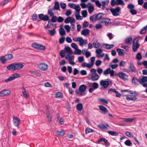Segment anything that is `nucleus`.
Here are the masks:
<instances>
[{"mask_svg": "<svg viewBox=\"0 0 147 147\" xmlns=\"http://www.w3.org/2000/svg\"><path fill=\"white\" fill-rule=\"evenodd\" d=\"M24 65L20 63H13L6 67L7 69L9 70L14 71L20 70L23 68Z\"/></svg>", "mask_w": 147, "mask_h": 147, "instance_id": "f257e3e1", "label": "nucleus"}, {"mask_svg": "<svg viewBox=\"0 0 147 147\" xmlns=\"http://www.w3.org/2000/svg\"><path fill=\"white\" fill-rule=\"evenodd\" d=\"M87 88V86L84 84L80 85L79 88V91H76V95L79 97L85 96L86 93L85 92Z\"/></svg>", "mask_w": 147, "mask_h": 147, "instance_id": "f03ea898", "label": "nucleus"}, {"mask_svg": "<svg viewBox=\"0 0 147 147\" xmlns=\"http://www.w3.org/2000/svg\"><path fill=\"white\" fill-rule=\"evenodd\" d=\"M139 39L138 37H136L134 39L132 45L133 51L134 52L137 51L140 46V44L138 43Z\"/></svg>", "mask_w": 147, "mask_h": 147, "instance_id": "7ed1b4c3", "label": "nucleus"}, {"mask_svg": "<svg viewBox=\"0 0 147 147\" xmlns=\"http://www.w3.org/2000/svg\"><path fill=\"white\" fill-rule=\"evenodd\" d=\"M32 47L40 51H45V47L42 44L35 42L32 44Z\"/></svg>", "mask_w": 147, "mask_h": 147, "instance_id": "20e7f679", "label": "nucleus"}, {"mask_svg": "<svg viewBox=\"0 0 147 147\" xmlns=\"http://www.w3.org/2000/svg\"><path fill=\"white\" fill-rule=\"evenodd\" d=\"M13 57L12 54H9L4 56L0 57V61L3 64H5L7 60L11 59Z\"/></svg>", "mask_w": 147, "mask_h": 147, "instance_id": "39448f33", "label": "nucleus"}, {"mask_svg": "<svg viewBox=\"0 0 147 147\" xmlns=\"http://www.w3.org/2000/svg\"><path fill=\"white\" fill-rule=\"evenodd\" d=\"M141 78L138 79L139 82L142 85L143 87H147V76H142Z\"/></svg>", "mask_w": 147, "mask_h": 147, "instance_id": "423d86ee", "label": "nucleus"}, {"mask_svg": "<svg viewBox=\"0 0 147 147\" xmlns=\"http://www.w3.org/2000/svg\"><path fill=\"white\" fill-rule=\"evenodd\" d=\"M82 9L88 8V9H94V7L92 5L90 2H88L87 4L84 3H81L80 4Z\"/></svg>", "mask_w": 147, "mask_h": 147, "instance_id": "0eeeda50", "label": "nucleus"}, {"mask_svg": "<svg viewBox=\"0 0 147 147\" xmlns=\"http://www.w3.org/2000/svg\"><path fill=\"white\" fill-rule=\"evenodd\" d=\"M90 80L93 81L97 80L100 78L99 76L97 73H91L89 75Z\"/></svg>", "mask_w": 147, "mask_h": 147, "instance_id": "6e6552de", "label": "nucleus"}, {"mask_svg": "<svg viewBox=\"0 0 147 147\" xmlns=\"http://www.w3.org/2000/svg\"><path fill=\"white\" fill-rule=\"evenodd\" d=\"M107 80H101L100 82V85L104 88H107L109 85V82H111L109 79H108Z\"/></svg>", "mask_w": 147, "mask_h": 147, "instance_id": "1a4fd4ad", "label": "nucleus"}, {"mask_svg": "<svg viewBox=\"0 0 147 147\" xmlns=\"http://www.w3.org/2000/svg\"><path fill=\"white\" fill-rule=\"evenodd\" d=\"M117 76L120 79L124 81L127 80L128 79V76L123 72H119Z\"/></svg>", "mask_w": 147, "mask_h": 147, "instance_id": "9d476101", "label": "nucleus"}, {"mask_svg": "<svg viewBox=\"0 0 147 147\" xmlns=\"http://www.w3.org/2000/svg\"><path fill=\"white\" fill-rule=\"evenodd\" d=\"M38 67L41 70L45 71L47 69L48 65L46 63H42L39 64L38 65Z\"/></svg>", "mask_w": 147, "mask_h": 147, "instance_id": "9b49d317", "label": "nucleus"}, {"mask_svg": "<svg viewBox=\"0 0 147 147\" xmlns=\"http://www.w3.org/2000/svg\"><path fill=\"white\" fill-rule=\"evenodd\" d=\"M20 119L17 117H13V121L14 126L17 127L18 129L19 128V124L20 123Z\"/></svg>", "mask_w": 147, "mask_h": 147, "instance_id": "f8f14e48", "label": "nucleus"}, {"mask_svg": "<svg viewBox=\"0 0 147 147\" xmlns=\"http://www.w3.org/2000/svg\"><path fill=\"white\" fill-rule=\"evenodd\" d=\"M110 21V19L108 18H103L99 20V22L100 23H104L106 26L108 25L109 24Z\"/></svg>", "mask_w": 147, "mask_h": 147, "instance_id": "ddd939ff", "label": "nucleus"}, {"mask_svg": "<svg viewBox=\"0 0 147 147\" xmlns=\"http://www.w3.org/2000/svg\"><path fill=\"white\" fill-rule=\"evenodd\" d=\"M98 127L100 129L107 130L108 128L110 127V126L107 123H106L105 125L103 123H100L98 125Z\"/></svg>", "mask_w": 147, "mask_h": 147, "instance_id": "4468645a", "label": "nucleus"}, {"mask_svg": "<svg viewBox=\"0 0 147 147\" xmlns=\"http://www.w3.org/2000/svg\"><path fill=\"white\" fill-rule=\"evenodd\" d=\"M102 141L104 142L106 146H109L110 145V144L108 140L104 138H100L97 140V142L99 144Z\"/></svg>", "mask_w": 147, "mask_h": 147, "instance_id": "2eb2a0df", "label": "nucleus"}, {"mask_svg": "<svg viewBox=\"0 0 147 147\" xmlns=\"http://www.w3.org/2000/svg\"><path fill=\"white\" fill-rule=\"evenodd\" d=\"M11 93L10 90H4L0 92V96L2 97L9 95Z\"/></svg>", "mask_w": 147, "mask_h": 147, "instance_id": "dca6fc26", "label": "nucleus"}, {"mask_svg": "<svg viewBox=\"0 0 147 147\" xmlns=\"http://www.w3.org/2000/svg\"><path fill=\"white\" fill-rule=\"evenodd\" d=\"M39 18L40 20L44 21L48 20L49 17L47 15H44L43 14H40L38 15Z\"/></svg>", "mask_w": 147, "mask_h": 147, "instance_id": "f3484780", "label": "nucleus"}, {"mask_svg": "<svg viewBox=\"0 0 147 147\" xmlns=\"http://www.w3.org/2000/svg\"><path fill=\"white\" fill-rule=\"evenodd\" d=\"M133 39L131 36L127 37L124 40L125 43L128 45H130L132 42Z\"/></svg>", "mask_w": 147, "mask_h": 147, "instance_id": "a211bd4d", "label": "nucleus"}, {"mask_svg": "<svg viewBox=\"0 0 147 147\" xmlns=\"http://www.w3.org/2000/svg\"><path fill=\"white\" fill-rule=\"evenodd\" d=\"M95 20H99V21L101 20V18L104 16V14L102 13H98L97 15L94 14Z\"/></svg>", "mask_w": 147, "mask_h": 147, "instance_id": "6ab92c4d", "label": "nucleus"}, {"mask_svg": "<svg viewBox=\"0 0 147 147\" xmlns=\"http://www.w3.org/2000/svg\"><path fill=\"white\" fill-rule=\"evenodd\" d=\"M129 71L130 72H135L136 71V69L134 65L132 63H130L129 66Z\"/></svg>", "mask_w": 147, "mask_h": 147, "instance_id": "aec40b11", "label": "nucleus"}, {"mask_svg": "<svg viewBox=\"0 0 147 147\" xmlns=\"http://www.w3.org/2000/svg\"><path fill=\"white\" fill-rule=\"evenodd\" d=\"M114 16H117L119 15L121 13L120 10H110Z\"/></svg>", "mask_w": 147, "mask_h": 147, "instance_id": "412c9836", "label": "nucleus"}, {"mask_svg": "<svg viewBox=\"0 0 147 147\" xmlns=\"http://www.w3.org/2000/svg\"><path fill=\"white\" fill-rule=\"evenodd\" d=\"M99 109L102 112L103 114H105L108 112V110L105 107L102 105H99Z\"/></svg>", "mask_w": 147, "mask_h": 147, "instance_id": "4be33fe9", "label": "nucleus"}, {"mask_svg": "<svg viewBox=\"0 0 147 147\" xmlns=\"http://www.w3.org/2000/svg\"><path fill=\"white\" fill-rule=\"evenodd\" d=\"M82 34L84 36H86L90 34V30L88 29H85L82 30L81 32Z\"/></svg>", "mask_w": 147, "mask_h": 147, "instance_id": "5701e85b", "label": "nucleus"}, {"mask_svg": "<svg viewBox=\"0 0 147 147\" xmlns=\"http://www.w3.org/2000/svg\"><path fill=\"white\" fill-rule=\"evenodd\" d=\"M22 93L24 97L26 98H27L29 96V94L28 92L26 91V89L23 87L22 88Z\"/></svg>", "mask_w": 147, "mask_h": 147, "instance_id": "b1692460", "label": "nucleus"}, {"mask_svg": "<svg viewBox=\"0 0 147 147\" xmlns=\"http://www.w3.org/2000/svg\"><path fill=\"white\" fill-rule=\"evenodd\" d=\"M135 119V118H124L123 121L126 122H131Z\"/></svg>", "mask_w": 147, "mask_h": 147, "instance_id": "393cba45", "label": "nucleus"}, {"mask_svg": "<svg viewBox=\"0 0 147 147\" xmlns=\"http://www.w3.org/2000/svg\"><path fill=\"white\" fill-rule=\"evenodd\" d=\"M55 96L57 98H61L63 97V93L60 92H58L55 93Z\"/></svg>", "mask_w": 147, "mask_h": 147, "instance_id": "a878e982", "label": "nucleus"}, {"mask_svg": "<svg viewBox=\"0 0 147 147\" xmlns=\"http://www.w3.org/2000/svg\"><path fill=\"white\" fill-rule=\"evenodd\" d=\"M88 83L89 84L88 85H90L92 84V88H93L95 89H97L98 87V83L96 82H95L93 83L88 82Z\"/></svg>", "mask_w": 147, "mask_h": 147, "instance_id": "bb28decb", "label": "nucleus"}, {"mask_svg": "<svg viewBox=\"0 0 147 147\" xmlns=\"http://www.w3.org/2000/svg\"><path fill=\"white\" fill-rule=\"evenodd\" d=\"M93 45L95 48H98L100 46V44L97 41H94L92 43Z\"/></svg>", "mask_w": 147, "mask_h": 147, "instance_id": "cd10ccee", "label": "nucleus"}, {"mask_svg": "<svg viewBox=\"0 0 147 147\" xmlns=\"http://www.w3.org/2000/svg\"><path fill=\"white\" fill-rule=\"evenodd\" d=\"M147 30V25L143 27L140 30V34H143L145 33Z\"/></svg>", "mask_w": 147, "mask_h": 147, "instance_id": "c85d7f7f", "label": "nucleus"}, {"mask_svg": "<svg viewBox=\"0 0 147 147\" xmlns=\"http://www.w3.org/2000/svg\"><path fill=\"white\" fill-rule=\"evenodd\" d=\"M117 51L119 55L120 56H123L124 55L123 52L124 50L120 49L118 48L117 49Z\"/></svg>", "mask_w": 147, "mask_h": 147, "instance_id": "c756f323", "label": "nucleus"}, {"mask_svg": "<svg viewBox=\"0 0 147 147\" xmlns=\"http://www.w3.org/2000/svg\"><path fill=\"white\" fill-rule=\"evenodd\" d=\"M77 110L79 111H81L83 109V106L81 103L78 104L76 106Z\"/></svg>", "mask_w": 147, "mask_h": 147, "instance_id": "7c9ffc66", "label": "nucleus"}, {"mask_svg": "<svg viewBox=\"0 0 147 147\" xmlns=\"http://www.w3.org/2000/svg\"><path fill=\"white\" fill-rule=\"evenodd\" d=\"M65 50L66 53L67 54H72L73 53V52L69 47H66L65 48Z\"/></svg>", "mask_w": 147, "mask_h": 147, "instance_id": "2f4dec72", "label": "nucleus"}, {"mask_svg": "<svg viewBox=\"0 0 147 147\" xmlns=\"http://www.w3.org/2000/svg\"><path fill=\"white\" fill-rule=\"evenodd\" d=\"M59 9L60 7L59 2L57 1H55L53 9Z\"/></svg>", "mask_w": 147, "mask_h": 147, "instance_id": "473e14b6", "label": "nucleus"}, {"mask_svg": "<svg viewBox=\"0 0 147 147\" xmlns=\"http://www.w3.org/2000/svg\"><path fill=\"white\" fill-rule=\"evenodd\" d=\"M82 66L84 67H86L89 68H90L92 66L90 63H88L86 62H84L82 63Z\"/></svg>", "mask_w": 147, "mask_h": 147, "instance_id": "72a5a7b5", "label": "nucleus"}, {"mask_svg": "<svg viewBox=\"0 0 147 147\" xmlns=\"http://www.w3.org/2000/svg\"><path fill=\"white\" fill-rule=\"evenodd\" d=\"M59 33L61 36H63L65 34V31L63 28L61 27L60 28L59 30Z\"/></svg>", "mask_w": 147, "mask_h": 147, "instance_id": "f704fd0d", "label": "nucleus"}, {"mask_svg": "<svg viewBox=\"0 0 147 147\" xmlns=\"http://www.w3.org/2000/svg\"><path fill=\"white\" fill-rule=\"evenodd\" d=\"M132 84L135 85L138 84L137 82H139L138 79H137L136 77L133 78L132 79Z\"/></svg>", "mask_w": 147, "mask_h": 147, "instance_id": "c9c22d12", "label": "nucleus"}, {"mask_svg": "<svg viewBox=\"0 0 147 147\" xmlns=\"http://www.w3.org/2000/svg\"><path fill=\"white\" fill-rule=\"evenodd\" d=\"M108 134L112 136H117L119 135V134L115 131H109L108 132Z\"/></svg>", "mask_w": 147, "mask_h": 147, "instance_id": "e433bc0d", "label": "nucleus"}, {"mask_svg": "<svg viewBox=\"0 0 147 147\" xmlns=\"http://www.w3.org/2000/svg\"><path fill=\"white\" fill-rule=\"evenodd\" d=\"M65 59L68 60L69 61L72 60L74 59V57L73 56L69 55H66L65 57Z\"/></svg>", "mask_w": 147, "mask_h": 147, "instance_id": "4c0bfd02", "label": "nucleus"}, {"mask_svg": "<svg viewBox=\"0 0 147 147\" xmlns=\"http://www.w3.org/2000/svg\"><path fill=\"white\" fill-rule=\"evenodd\" d=\"M137 99V98L136 96L129 97L127 96L126 97V99L128 101L129 100H135Z\"/></svg>", "mask_w": 147, "mask_h": 147, "instance_id": "58836bf2", "label": "nucleus"}, {"mask_svg": "<svg viewBox=\"0 0 147 147\" xmlns=\"http://www.w3.org/2000/svg\"><path fill=\"white\" fill-rule=\"evenodd\" d=\"M105 48L106 49H109L112 48L114 46L113 44L109 45L107 44H105Z\"/></svg>", "mask_w": 147, "mask_h": 147, "instance_id": "ea45409f", "label": "nucleus"}, {"mask_svg": "<svg viewBox=\"0 0 147 147\" xmlns=\"http://www.w3.org/2000/svg\"><path fill=\"white\" fill-rule=\"evenodd\" d=\"M124 92H128L131 95H133L134 96H136L138 95V93L135 91H133L130 90L128 91L127 90H124Z\"/></svg>", "mask_w": 147, "mask_h": 147, "instance_id": "a19ab883", "label": "nucleus"}, {"mask_svg": "<svg viewBox=\"0 0 147 147\" xmlns=\"http://www.w3.org/2000/svg\"><path fill=\"white\" fill-rule=\"evenodd\" d=\"M111 70V69L108 68L106 69L104 71L103 74L105 76H107L108 74H109Z\"/></svg>", "mask_w": 147, "mask_h": 147, "instance_id": "79ce46f5", "label": "nucleus"}, {"mask_svg": "<svg viewBox=\"0 0 147 147\" xmlns=\"http://www.w3.org/2000/svg\"><path fill=\"white\" fill-rule=\"evenodd\" d=\"M79 38L78 41L80 42V45L81 46H82L84 44V40L82 37H80Z\"/></svg>", "mask_w": 147, "mask_h": 147, "instance_id": "37998d69", "label": "nucleus"}, {"mask_svg": "<svg viewBox=\"0 0 147 147\" xmlns=\"http://www.w3.org/2000/svg\"><path fill=\"white\" fill-rule=\"evenodd\" d=\"M49 32L51 36H53L55 33V29L49 30Z\"/></svg>", "mask_w": 147, "mask_h": 147, "instance_id": "c03bdc74", "label": "nucleus"}, {"mask_svg": "<svg viewBox=\"0 0 147 147\" xmlns=\"http://www.w3.org/2000/svg\"><path fill=\"white\" fill-rule=\"evenodd\" d=\"M116 5H123L124 4V3L122 0H116Z\"/></svg>", "mask_w": 147, "mask_h": 147, "instance_id": "a18cd8bd", "label": "nucleus"}, {"mask_svg": "<svg viewBox=\"0 0 147 147\" xmlns=\"http://www.w3.org/2000/svg\"><path fill=\"white\" fill-rule=\"evenodd\" d=\"M57 134L61 136H64L65 134L64 131L63 130H61L60 131H57Z\"/></svg>", "mask_w": 147, "mask_h": 147, "instance_id": "49530a36", "label": "nucleus"}, {"mask_svg": "<svg viewBox=\"0 0 147 147\" xmlns=\"http://www.w3.org/2000/svg\"><path fill=\"white\" fill-rule=\"evenodd\" d=\"M124 143L126 145L128 146H131V145L132 144V143L131 142L130 140H127L126 141H125Z\"/></svg>", "mask_w": 147, "mask_h": 147, "instance_id": "de8ad7c7", "label": "nucleus"}, {"mask_svg": "<svg viewBox=\"0 0 147 147\" xmlns=\"http://www.w3.org/2000/svg\"><path fill=\"white\" fill-rule=\"evenodd\" d=\"M136 58L137 59L140 60L142 59V57L141 54L140 53H138L136 55Z\"/></svg>", "mask_w": 147, "mask_h": 147, "instance_id": "09e8293b", "label": "nucleus"}, {"mask_svg": "<svg viewBox=\"0 0 147 147\" xmlns=\"http://www.w3.org/2000/svg\"><path fill=\"white\" fill-rule=\"evenodd\" d=\"M81 51L80 50L78 49H76V51L74 53L75 54H76L77 55H79L81 54Z\"/></svg>", "mask_w": 147, "mask_h": 147, "instance_id": "8fccbe9b", "label": "nucleus"}, {"mask_svg": "<svg viewBox=\"0 0 147 147\" xmlns=\"http://www.w3.org/2000/svg\"><path fill=\"white\" fill-rule=\"evenodd\" d=\"M82 14L83 17H86L87 16V11L86 10L82 11Z\"/></svg>", "mask_w": 147, "mask_h": 147, "instance_id": "3c124183", "label": "nucleus"}, {"mask_svg": "<svg viewBox=\"0 0 147 147\" xmlns=\"http://www.w3.org/2000/svg\"><path fill=\"white\" fill-rule=\"evenodd\" d=\"M65 38L64 36L61 37L59 39V43L60 44L63 43L65 41Z\"/></svg>", "mask_w": 147, "mask_h": 147, "instance_id": "603ef678", "label": "nucleus"}, {"mask_svg": "<svg viewBox=\"0 0 147 147\" xmlns=\"http://www.w3.org/2000/svg\"><path fill=\"white\" fill-rule=\"evenodd\" d=\"M95 59V57H91L90 58L91 62L90 63L92 66L94 65V62Z\"/></svg>", "mask_w": 147, "mask_h": 147, "instance_id": "864d4df0", "label": "nucleus"}, {"mask_svg": "<svg viewBox=\"0 0 147 147\" xmlns=\"http://www.w3.org/2000/svg\"><path fill=\"white\" fill-rule=\"evenodd\" d=\"M51 21L53 22H56L57 21L56 17L55 16H53L51 20Z\"/></svg>", "mask_w": 147, "mask_h": 147, "instance_id": "5fc2aeb1", "label": "nucleus"}, {"mask_svg": "<svg viewBox=\"0 0 147 147\" xmlns=\"http://www.w3.org/2000/svg\"><path fill=\"white\" fill-rule=\"evenodd\" d=\"M102 52V50L100 49H97L96 50V53L97 55H100Z\"/></svg>", "mask_w": 147, "mask_h": 147, "instance_id": "6e6d98bb", "label": "nucleus"}, {"mask_svg": "<svg viewBox=\"0 0 147 147\" xmlns=\"http://www.w3.org/2000/svg\"><path fill=\"white\" fill-rule=\"evenodd\" d=\"M78 62L80 63H82L84 60V58L83 56L79 57L78 58Z\"/></svg>", "mask_w": 147, "mask_h": 147, "instance_id": "4d7b16f0", "label": "nucleus"}, {"mask_svg": "<svg viewBox=\"0 0 147 147\" xmlns=\"http://www.w3.org/2000/svg\"><path fill=\"white\" fill-rule=\"evenodd\" d=\"M61 7L62 9H64L66 7V3H60Z\"/></svg>", "mask_w": 147, "mask_h": 147, "instance_id": "13d9d810", "label": "nucleus"}, {"mask_svg": "<svg viewBox=\"0 0 147 147\" xmlns=\"http://www.w3.org/2000/svg\"><path fill=\"white\" fill-rule=\"evenodd\" d=\"M20 76V75L19 74L16 73L13 74L12 75V77L13 80L16 78H18Z\"/></svg>", "mask_w": 147, "mask_h": 147, "instance_id": "bf43d9fd", "label": "nucleus"}, {"mask_svg": "<svg viewBox=\"0 0 147 147\" xmlns=\"http://www.w3.org/2000/svg\"><path fill=\"white\" fill-rule=\"evenodd\" d=\"M134 7L135 6L133 4H129L127 6V8L129 9H133Z\"/></svg>", "mask_w": 147, "mask_h": 147, "instance_id": "052dcab7", "label": "nucleus"}, {"mask_svg": "<svg viewBox=\"0 0 147 147\" xmlns=\"http://www.w3.org/2000/svg\"><path fill=\"white\" fill-rule=\"evenodd\" d=\"M99 100L101 102H103L104 103H105L106 104H108V101L107 100H105L104 98H99Z\"/></svg>", "mask_w": 147, "mask_h": 147, "instance_id": "680f3d73", "label": "nucleus"}, {"mask_svg": "<svg viewBox=\"0 0 147 147\" xmlns=\"http://www.w3.org/2000/svg\"><path fill=\"white\" fill-rule=\"evenodd\" d=\"M60 55L61 58H63L65 56V52L63 50H61L60 52Z\"/></svg>", "mask_w": 147, "mask_h": 147, "instance_id": "e2e57ef3", "label": "nucleus"}, {"mask_svg": "<svg viewBox=\"0 0 147 147\" xmlns=\"http://www.w3.org/2000/svg\"><path fill=\"white\" fill-rule=\"evenodd\" d=\"M13 80V78L12 76H10L8 78L6 79L5 80V82L7 83L10 82Z\"/></svg>", "mask_w": 147, "mask_h": 147, "instance_id": "0e129e2a", "label": "nucleus"}, {"mask_svg": "<svg viewBox=\"0 0 147 147\" xmlns=\"http://www.w3.org/2000/svg\"><path fill=\"white\" fill-rule=\"evenodd\" d=\"M96 71L100 75L101 74L103 71L102 69L100 67H98Z\"/></svg>", "mask_w": 147, "mask_h": 147, "instance_id": "69168bd1", "label": "nucleus"}, {"mask_svg": "<svg viewBox=\"0 0 147 147\" xmlns=\"http://www.w3.org/2000/svg\"><path fill=\"white\" fill-rule=\"evenodd\" d=\"M68 6L70 8L74 9L75 7V5L73 3H69L68 4Z\"/></svg>", "mask_w": 147, "mask_h": 147, "instance_id": "338daca9", "label": "nucleus"}, {"mask_svg": "<svg viewBox=\"0 0 147 147\" xmlns=\"http://www.w3.org/2000/svg\"><path fill=\"white\" fill-rule=\"evenodd\" d=\"M71 47L75 49H76L78 48L77 45L75 43H72L71 45Z\"/></svg>", "mask_w": 147, "mask_h": 147, "instance_id": "774afa93", "label": "nucleus"}]
</instances>
